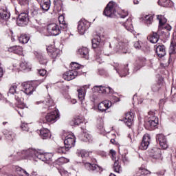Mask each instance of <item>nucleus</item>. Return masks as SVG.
I'll return each mask as SVG.
<instances>
[{"label": "nucleus", "mask_w": 176, "mask_h": 176, "mask_svg": "<svg viewBox=\"0 0 176 176\" xmlns=\"http://www.w3.org/2000/svg\"><path fill=\"white\" fill-rule=\"evenodd\" d=\"M103 14L106 17H120V19H124L129 16V13L124 10L122 11L121 13L116 12V8H115V4L113 2L110 1L107 7L104 8Z\"/></svg>", "instance_id": "nucleus-1"}, {"label": "nucleus", "mask_w": 176, "mask_h": 176, "mask_svg": "<svg viewBox=\"0 0 176 176\" xmlns=\"http://www.w3.org/2000/svg\"><path fill=\"white\" fill-rule=\"evenodd\" d=\"M22 153L23 155H25L26 157H25V159L31 156L32 157H37L39 160L45 162V153H42L41 150L30 148L28 150L23 151Z\"/></svg>", "instance_id": "nucleus-2"}, {"label": "nucleus", "mask_w": 176, "mask_h": 176, "mask_svg": "<svg viewBox=\"0 0 176 176\" xmlns=\"http://www.w3.org/2000/svg\"><path fill=\"white\" fill-rule=\"evenodd\" d=\"M157 124H159V118L157 116H155V113L149 111L147 126H148L151 130H153Z\"/></svg>", "instance_id": "nucleus-3"}, {"label": "nucleus", "mask_w": 176, "mask_h": 176, "mask_svg": "<svg viewBox=\"0 0 176 176\" xmlns=\"http://www.w3.org/2000/svg\"><path fill=\"white\" fill-rule=\"evenodd\" d=\"M90 27V23L89 21L81 19L78 22V31L80 35H85V32L89 30V28Z\"/></svg>", "instance_id": "nucleus-4"}, {"label": "nucleus", "mask_w": 176, "mask_h": 176, "mask_svg": "<svg viewBox=\"0 0 176 176\" xmlns=\"http://www.w3.org/2000/svg\"><path fill=\"white\" fill-rule=\"evenodd\" d=\"M47 31L48 32V35H53L54 36H57V35H60L61 34V30L58 25L56 23H50L47 27Z\"/></svg>", "instance_id": "nucleus-5"}, {"label": "nucleus", "mask_w": 176, "mask_h": 176, "mask_svg": "<svg viewBox=\"0 0 176 176\" xmlns=\"http://www.w3.org/2000/svg\"><path fill=\"white\" fill-rule=\"evenodd\" d=\"M28 21H30L28 14L27 12H22L19 15L16 19V24L20 27H23L24 25H27V24H28Z\"/></svg>", "instance_id": "nucleus-6"}, {"label": "nucleus", "mask_w": 176, "mask_h": 176, "mask_svg": "<svg viewBox=\"0 0 176 176\" xmlns=\"http://www.w3.org/2000/svg\"><path fill=\"white\" fill-rule=\"evenodd\" d=\"M58 118H60L58 111L54 110L46 115L45 120L47 123H55V122H57V119H58Z\"/></svg>", "instance_id": "nucleus-7"}, {"label": "nucleus", "mask_w": 176, "mask_h": 176, "mask_svg": "<svg viewBox=\"0 0 176 176\" xmlns=\"http://www.w3.org/2000/svg\"><path fill=\"white\" fill-rule=\"evenodd\" d=\"M75 136L74 135H67L64 141L65 146L67 149H71V148L75 146Z\"/></svg>", "instance_id": "nucleus-8"}, {"label": "nucleus", "mask_w": 176, "mask_h": 176, "mask_svg": "<svg viewBox=\"0 0 176 176\" xmlns=\"http://www.w3.org/2000/svg\"><path fill=\"white\" fill-rule=\"evenodd\" d=\"M157 20H159V28L160 30H167L168 31H171V27L168 25H164V24H166V23H167V19H166V17H164V16L162 15H157Z\"/></svg>", "instance_id": "nucleus-9"}, {"label": "nucleus", "mask_w": 176, "mask_h": 176, "mask_svg": "<svg viewBox=\"0 0 176 176\" xmlns=\"http://www.w3.org/2000/svg\"><path fill=\"white\" fill-rule=\"evenodd\" d=\"M111 107H112V102L105 100L98 104V109L100 112H107V110L109 109Z\"/></svg>", "instance_id": "nucleus-10"}, {"label": "nucleus", "mask_w": 176, "mask_h": 176, "mask_svg": "<svg viewBox=\"0 0 176 176\" xmlns=\"http://www.w3.org/2000/svg\"><path fill=\"white\" fill-rule=\"evenodd\" d=\"M78 75H80V73H79V72L75 70H69L66 72L63 76L65 80L69 81L72 80V79H75V78H76Z\"/></svg>", "instance_id": "nucleus-11"}, {"label": "nucleus", "mask_w": 176, "mask_h": 176, "mask_svg": "<svg viewBox=\"0 0 176 176\" xmlns=\"http://www.w3.org/2000/svg\"><path fill=\"white\" fill-rule=\"evenodd\" d=\"M157 142L159 143L161 148L163 149H167L168 148V144H167V139H166V136L163 134H158L156 135Z\"/></svg>", "instance_id": "nucleus-12"}, {"label": "nucleus", "mask_w": 176, "mask_h": 176, "mask_svg": "<svg viewBox=\"0 0 176 176\" xmlns=\"http://www.w3.org/2000/svg\"><path fill=\"white\" fill-rule=\"evenodd\" d=\"M150 153L153 159H155V160H163V157L162 156V150L160 148L154 147L151 150Z\"/></svg>", "instance_id": "nucleus-13"}, {"label": "nucleus", "mask_w": 176, "mask_h": 176, "mask_svg": "<svg viewBox=\"0 0 176 176\" xmlns=\"http://www.w3.org/2000/svg\"><path fill=\"white\" fill-rule=\"evenodd\" d=\"M113 67L116 71H117L118 74H119L120 76H126V75L129 74V65H126V66H124L123 69L119 67V63H113Z\"/></svg>", "instance_id": "nucleus-14"}, {"label": "nucleus", "mask_w": 176, "mask_h": 176, "mask_svg": "<svg viewBox=\"0 0 176 176\" xmlns=\"http://www.w3.org/2000/svg\"><path fill=\"white\" fill-rule=\"evenodd\" d=\"M149 144H151V136L149 134H146L143 136L141 146H140V149L146 151V149H148V146H149Z\"/></svg>", "instance_id": "nucleus-15"}, {"label": "nucleus", "mask_w": 176, "mask_h": 176, "mask_svg": "<svg viewBox=\"0 0 176 176\" xmlns=\"http://www.w3.org/2000/svg\"><path fill=\"white\" fill-rule=\"evenodd\" d=\"M94 89H96V91H98L100 94H112L113 93V91L111 87H105L100 86H95Z\"/></svg>", "instance_id": "nucleus-16"}, {"label": "nucleus", "mask_w": 176, "mask_h": 176, "mask_svg": "<svg viewBox=\"0 0 176 176\" xmlns=\"http://www.w3.org/2000/svg\"><path fill=\"white\" fill-rule=\"evenodd\" d=\"M23 90L21 91L22 93H25L29 96L30 94H32V93L35 91V88L31 84L25 83L23 85Z\"/></svg>", "instance_id": "nucleus-17"}, {"label": "nucleus", "mask_w": 176, "mask_h": 176, "mask_svg": "<svg viewBox=\"0 0 176 176\" xmlns=\"http://www.w3.org/2000/svg\"><path fill=\"white\" fill-rule=\"evenodd\" d=\"M60 54H61V51L57 48H52L48 51V56L54 60L58 58V57H60Z\"/></svg>", "instance_id": "nucleus-18"}, {"label": "nucleus", "mask_w": 176, "mask_h": 176, "mask_svg": "<svg viewBox=\"0 0 176 176\" xmlns=\"http://www.w3.org/2000/svg\"><path fill=\"white\" fill-rule=\"evenodd\" d=\"M134 119V115L133 113H126L124 120V123L130 127L133 124V120Z\"/></svg>", "instance_id": "nucleus-19"}, {"label": "nucleus", "mask_w": 176, "mask_h": 176, "mask_svg": "<svg viewBox=\"0 0 176 176\" xmlns=\"http://www.w3.org/2000/svg\"><path fill=\"white\" fill-rule=\"evenodd\" d=\"M85 166L86 168H87V170H89V171H96L98 173V171H102L101 167H100L98 165L95 164H91L89 162H87L85 164Z\"/></svg>", "instance_id": "nucleus-20"}, {"label": "nucleus", "mask_w": 176, "mask_h": 176, "mask_svg": "<svg viewBox=\"0 0 176 176\" xmlns=\"http://www.w3.org/2000/svg\"><path fill=\"white\" fill-rule=\"evenodd\" d=\"M78 54L81 56L82 57H84V58H86V60L89 59V49L86 47H81L78 49Z\"/></svg>", "instance_id": "nucleus-21"}, {"label": "nucleus", "mask_w": 176, "mask_h": 176, "mask_svg": "<svg viewBox=\"0 0 176 176\" xmlns=\"http://www.w3.org/2000/svg\"><path fill=\"white\" fill-rule=\"evenodd\" d=\"M40 136L43 140H47L52 137V134H50L49 129L43 128L40 130Z\"/></svg>", "instance_id": "nucleus-22"}, {"label": "nucleus", "mask_w": 176, "mask_h": 176, "mask_svg": "<svg viewBox=\"0 0 176 176\" xmlns=\"http://www.w3.org/2000/svg\"><path fill=\"white\" fill-rule=\"evenodd\" d=\"M156 53L158 57H164L166 56V47L164 45L157 46Z\"/></svg>", "instance_id": "nucleus-23"}, {"label": "nucleus", "mask_w": 176, "mask_h": 176, "mask_svg": "<svg viewBox=\"0 0 176 176\" xmlns=\"http://www.w3.org/2000/svg\"><path fill=\"white\" fill-rule=\"evenodd\" d=\"M0 19L1 20H8L10 19V12L8 11V8L0 9Z\"/></svg>", "instance_id": "nucleus-24"}, {"label": "nucleus", "mask_w": 176, "mask_h": 176, "mask_svg": "<svg viewBox=\"0 0 176 176\" xmlns=\"http://www.w3.org/2000/svg\"><path fill=\"white\" fill-rule=\"evenodd\" d=\"M30 14L32 17L36 19V21H40L41 20V12H39V9L38 8H32L30 10Z\"/></svg>", "instance_id": "nucleus-25"}, {"label": "nucleus", "mask_w": 176, "mask_h": 176, "mask_svg": "<svg viewBox=\"0 0 176 176\" xmlns=\"http://www.w3.org/2000/svg\"><path fill=\"white\" fill-rule=\"evenodd\" d=\"M127 46L129 44L126 42L120 41L118 43V45H115L113 47L115 52H118V50H123V49H127Z\"/></svg>", "instance_id": "nucleus-26"}, {"label": "nucleus", "mask_w": 176, "mask_h": 176, "mask_svg": "<svg viewBox=\"0 0 176 176\" xmlns=\"http://www.w3.org/2000/svg\"><path fill=\"white\" fill-rule=\"evenodd\" d=\"M113 170L115 171V173H118V174L120 173V171H122V166H120L119 159L116 160V158H115Z\"/></svg>", "instance_id": "nucleus-27"}, {"label": "nucleus", "mask_w": 176, "mask_h": 176, "mask_svg": "<svg viewBox=\"0 0 176 176\" xmlns=\"http://www.w3.org/2000/svg\"><path fill=\"white\" fill-rule=\"evenodd\" d=\"M41 6L43 10L47 12L50 9V0H41Z\"/></svg>", "instance_id": "nucleus-28"}, {"label": "nucleus", "mask_w": 176, "mask_h": 176, "mask_svg": "<svg viewBox=\"0 0 176 176\" xmlns=\"http://www.w3.org/2000/svg\"><path fill=\"white\" fill-rule=\"evenodd\" d=\"M15 100L18 102V108L19 109H24L25 108V104L23 102V98L20 97V94H17L15 96Z\"/></svg>", "instance_id": "nucleus-29"}, {"label": "nucleus", "mask_w": 176, "mask_h": 176, "mask_svg": "<svg viewBox=\"0 0 176 176\" xmlns=\"http://www.w3.org/2000/svg\"><path fill=\"white\" fill-rule=\"evenodd\" d=\"M148 39L151 43H157L159 41V34L156 32H153L152 35L148 37Z\"/></svg>", "instance_id": "nucleus-30"}, {"label": "nucleus", "mask_w": 176, "mask_h": 176, "mask_svg": "<svg viewBox=\"0 0 176 176\" xmlns=\"http://www.w3.org/2000/svg\"><path fill=\"white\" fill-rule=\"evenodd\" d=\"M158 5L164 8H170L173 5V2L170 0H159Z\"/></svg>", "instance_id": "nucleus-31"}, {"label": "nucleus", "mask_w": 176, "mask_h": 176, "mask_svg": "<svg viewBox=\"0 0 176 176\" xmlns=\"http://www.w3.org/2000/svg\"><path fill=\"white\" fill-rule=\"evenodd\" d=\"M11 52H14L15 54H19L21 56L23 54V48L21 46H14L10 48Z\"/></svg>", "instance_id": "nucleus-32"}, {"label": "nucleus", "mask_w": 176, "mask_h": 176, "mask_svg": "<svg viewBox=\"0 0 176 176\" xmlns=\"http://www.w3.org/2000/svg\"><path fill=\"white\" fill-rule=\"evenodd\" d=\"M122 25H124L127 31H133V23H131V19H128L126 22L122 23Z\"/></svg>", "instance_id": "nucleus-33"}, {"label": "nucleus", "mask_w": 176, "mask_h": 176, "mask_svg": "<svg viewBox=\"0 0 176 176\" xmlns=\"http://www.w3.org/2000/svg\"><path fill=\"white\" fill-rule=\"evenodd\" d=\"M52 161H53V154L50 153H45L44 162L47 164H50Z\"/></svg>", "instance_id": "nucleus-34"}, {"label": "nucleus", "mask_w": 176, "mask_h": 176, "mask_svg": "<svg viewBox=\"0 0 176 176\" xmlns=\"http://www.w3.org/2000/svg\"><path fill=\"white\" fill-rule=\"evenodd\" d=\"M77 155L80 157H82V159H84V157H87L89 155H90V153L87 152L86 150H78Z\"/></svg>", "instance_id": "nucleus-35"}, {"label": "nucleus", "mask_w": 176, "mask_h": 176, "mask_svg": "<svg viewBox=\"0 0 176 176\" xmlns=\"http://www.w3.org/2000/svg\"><path fill=\"white\" fill-rule=\"evenodd\" d=\"M19 41L20 43H28L30 36H27V34H21V36L19 37Z\"/></svg>", "instance_id": "nucleus-36"}, {"label": "nucleus", "mask_w": 176, "mask_h": 176, "mask_svg": "<svg viewBox=\"0 0 176 176\" xmlns=\"http://www.w3.org/2000/svg\"><path fill=\"white\" fill-rule=\"evenodd\" d=\"M78 93L80 101H83V100H85L86 91L83 90V88H80L79 89H78Z\"/></svg>", "instance_id": "nucleus-37"}, {"label": "nucleus", "mask_w": 176, "mask_h": 176, "mask_svg": "<svg viewBox=\"0 0 176 176\" xmlns=\"http://www.w3.org/2000/svg\"><path fill=\"white\" fill-rule=\"evenodd\" d=\"M46 105L48 106V109H51L52 107H54V101L53 99L50 98V96H47V99L45 100Z\"/></svg>", "instance_id": "nucleus-38"}, {"label": "nucleus", "mask_w": 176, "mask_h": 176, "mask_svg": "<svg viewBox=\"0 0 176 176\" xmlns=\"http://www.w3.org/2000/svg\"><path fill=\"white\" fill-rule=\"evenodd\" d=\"M58 21H59V24H60L61 28H63L65 30V28L68 27V25L65 23V20H64V16L63 15L59 16Z\"/></svg>", "instance_id": "nucleus-39"}, {"label": "nucleus", "mask_w": 176, "mask_h": 176, "mask_svg": "<svg viewBox=\"0 0 176 176\" xmlns=\"http://www.w3.org/2000/svg\"><path fill=\"white\" fill-rule=\"evenodd\" d=\"M83 140L85 141V142H87V141H90L91 140V135L89 133H87V131L85 129L83 131Z\"/></svg>", "instance_id": "nucleus-40"}, {"label": "nucleus", "mask_w": 176, "mask_h": 176, "mask_svg": "<svg viewBox=\"0 0 176 176\" xmlns=\"http://www.w3.org/2000/svg\"><path fill=\"white\" fill-rule=\"evenodd\" d=\"M100 39L98 38H95L92 39L91 43H92V47H94V49H97V47L100 46Z\"/></svg>", "instance_id": "nucleus-41"}, {"label": "nucleus", "mask_w": 176, "mask_h": 176, "mask_svg": "<svg viewBox=\"0 0 176 176\" xmlns=\"http://www.w3.org/2000/svg\"><path fill=\"white\" fill-rule=\"evenodd\" d=\"M21 68H22V69H31V67L30 66V63L25 60H23L21 62V63L20 64Z\"/></svg>", "instance_id": "nucleus-42"}, {"label": "nucleus", "mask_w": 176, "mask_h": 176, "mask_svg": "<svg viewBox=\"0 0 176 176\" xmlns=\"http://www.w3.org/2000/svg\"><path fill=\"white\" fill-rule=\"evenodd\" d=\"M38 58L39 59V63L41 65H46V64H47V60L45 56L38 55Z\"/></svg>", "instance_id": "nucleus-43"}, {"label": "nucleus", "mask_w": 176, "mask_h": 176, "mask_svg": "<svg viewBox=\"0 0 176 176\" xmlns=\"http://www.w3.org/2000/svg\"><path fill=\"white\" fill-rule=\"evenodd\" d=\"M71 71H78L77 69H80V65L78 63L72 62L70 64Z\"/></svg>", "instance_id": "nucleus-44"}, {"label": "nucleus", "mask_w": 176, "mask_h": 176, "mask_svg": "<svg viewBox=\"0 0 176 176\" xmlns=\"http://www.w3.org/2000/svg\"><path fill=\"white\" fill-rule=\"evenodd\" d=\"M175 53H176V43L171 42L169 48V54H174Z\"/></svg>", "instance_id": "nucleus-45"}, {"label": "nucleus", "mask_w": 176, "mask_h": 176, "mask_svg": "<svg viewBox=\"0 0 176 176\" xmlns=\"http://www.w3.org/2000/svg\"><path fill=\"white\" fill-rule=\"evenodd\" d=\"M10 94H16L17 93V84H12L9 89Z\"/></svg>", "instance_id": "nucleus-46"}, {"label": "nucleus", "mask_w": 176, "mask_h": 176, "mask_svg": "<svg viewBox=\"0 0 176 176\" xmlns=\"http://www.w3.org/2000/svg\"><path fill=\"white\" fill-rule=\"evenodd\" d=\"M144 20L147 24H152V21L153 20V16L152 15H145Z\"/></svg>", "instance_id": "nucleus-47"}, {"label": "nucleus", "mask_w": 176, "mask_h": 176, "mask_svg": "<svg viewBox=\"0 0 176 176\" xmlns=\"http://www.w3.org/2000/svg\"><path fill=\"white\" fill-rule=\"evenodd\" d=\"M69 151V148H67V147H59L57 150H56V153H60V155H63V153H67V151Z\"/></svg>", "instance_id": "nucleus-48"}, {"label": "nucleus", "mask_w": 176, "mask_h": 176, "mask_svg": "<svg viewBox=\"0 0 176 176\" xmlns=\"http://www.w3.org/2000/svg\"><path fill=\"white\" fill-rule=\"evenodd\" d=\"M6 134V138L9 140V141H13L14 140V133L13 132H8V133Z\"/></svg>", "instance_id": "nucleus-49"}, {"label": "nucleus", "mask_w": 176, "mask_h": 176, "mask_svg": "<svg viewBox=\"0 0 176 176\" xmlns=\"http://www.w3.org/2000/svg\"><path fill=\"white\" fill-rule=\"evenodd\" d=\"M38 73L40 76H43V78H46L47 76V71L45 69H38Z\"/></svg>", "instance_id": "nucleus-50"}, {"label": "nucleus", "mask_w": 176, "mask_h": 176, "mask_svg": "<svg viewBox=\"0 0 176 176\" xmlns=\"http://www.w3.org/2000/svg\"><path fill=\"white\" fill-rule=\"evenodd\" d=\"M21 129L23 130V131H30V125L23 122L21 125Z\"/></svg>", "instance_id": "nucleus-51"}, {"label": "nucleus", "mask_w": 176, "mask_h": 176, "mask_svg": "<svg viewBox=\"0 0 176 176\" xmlns=\"http://www.w3.org/2000/svg\"><path fill=\"white\" fill-rule=\"evenodd\" d=\"M82 122L83 121H82V120H80L79 118H74L72 120V123L74 126H79V124Z\"/></svg>", "instance_id": "nucleus-52"}, {"label": "nucleus", "mask_w": 176, "mask_h": 176, "mask_svg": "<svg viewBox=\"0 0 176 176\" xmlns=\"http://www.w3.org/2000/svg\"><path fill=\"white\" fill-rule=\"evenodd\" d=\"M133 46L135 49H141V42L140 41H136L134 43Z\"/></svg>", "instance_id": "nucleus-53"}, {"label": "nucleus", "mask_w": 176, "mask_h": 176, "mask_svg": "<svg viewBox=\"0 0 176 176\" xmlns=\"http://www.w3.org/2000/svg\"><path fill=\"white\" fill-rule=\"evenodd\" d=\"M18 170L21 171V173L24 174V175H26V176L30 175V174H28L25 170H24V169L21 168H18Z\"/></svg>", "instance_id": "nucleus-54"}, {"label": "nucleus", "mask_w": 176, "mask_h": 176, "mask_svg": "<svg viewBox=\"0 0 176 176\" xmlns=\"http://www.w3.org/2000/svg\"><path fill=\"white\" fill-rule=\"evenodd\" d=\"M110 153L113 156V159L116 156V151H115V150H110Z\"/></svg>", "instance_id": "nucleus-55"}, {"label": "nucleus", "mask_w": 176, "mask_h": 176, "mask_svg": "<svg viewBox=\"0 0 176 176\" xmlns=\"http://www.w3.org/2000/svg\"><path fill=\"white\" fill-rule=\"evenodd\" d=\"M55 5H58L61 6L63 5V1L61 0H55L54 1Z\"/></svg>", "instance_id": "nucleus-56"}, {"label": "nucleus", "mask_w": 176, "mask_h": 176, "mask_svg": "<svg viewBox=\"0 0 176 176\" xmlns=\"http://www.w3.org/2000/svg\"><path fill=\"white\" fill-rule=\"evenodd\" d=\"M19 3H20V5H27V3H28V1H27V0H25V1L24 0H20Z\"/></svg>", "instance_id": "nucleus-57"}, {"label": "nucleus", "mask_w": 176, "mask_h": 176, "mask_svg": "<svg viewBox=\"0 0 176 176\" xmlns=\"http://www.w3.org/2000/svg\"><path fill=\"white\" fill-rule=\"evenodd\" d=\"M87 89H90V85H86L82 87V89L85 90V93H86V90H87Z\"/></svg>", "instance_id": "nucleus-58"}, {"label": "nucleus", "mask_w": 176, "mask_h": 176, "mask_svg": "<svg viewBox=\"0 0 176 176\" xmlns=\"http://www.w3.org/2000/svg\"><path fill=\"white\" fill-rule=\"evenodd\" d=\"M141 69V65H138V66H135V67H134L133 71H134L135 72H137V71H138V69Z\"/></svg>", "instance_id": "nucleus-59"}, {"label": "nucleus", "mask_w": 176, "mask_h": 176, "mask_svg": "<svg viewBox=\"0 0 176 176\" xmlns=\"http://www.w3.org/2000/svg\"><path fill=\"white\" fill-rule=\"evenodd\" d=\"M140 173H141L142 175H144V174H146V170L143 169V170H140Z\"/></svg>", "instance_id": "nucleus-60"}, {"label": "nucleus", "mask_w": 176, "mask_h": 176, "mask_svg": "<svg viewBox=\"0 0 176 176\" xmlns=\"http://www.w3.org/2000/svg\"><path fill=\"white\" fill-rule=\"evenodd\" d=\"M3 76V69L0 67V78H2Z\"/></svg>", "instance_id": "nucleus-61"}, {"label": "nucleus", "mask_w": 176, "mask_h": 176, "mask_svg": "<svg viewBox=\"0 0 176 176\" xmlns=\"http://www.w3.org/2000/svg\"><path fill=\"white\" fill-rule=\"evenodd\" d=\"M96 61H98V63H99L100 64H102V61L100 59V57H97L96 58Z\"/></svg>", "instance_id": "nucleus-62"}, {"label": "nucleus", "mask_w": 176, "mask_h": 176, "mask_svg": "<svg viewBox=\"0 0 176 176\" xmlns=\"http://www.w3.org/2000/svg\"><path fill=\"white\" fill-rule=\"evenodd\" d=\"M157 175H164V170L157 173Z\"/></svg>", "instance_id": "nucleus-63"}, {"label": "nucleus", "mask_w": 176, "mask_h": 176, "mask_svg": "<svg viewBox=\"0 0 176 176\" xmlns=\"http://www.w3.org/2000/svg\"><path fill=\"white\" fill-rule=\"evenodd\" d=\"M96 53L97 54H101V50H100V48H97Z\"/></svg>", "instance_id": "nucleus-64"}]
</instances>
